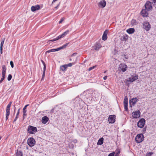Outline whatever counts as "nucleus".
<instances>
[{
  "instance_id": "obj_20",
  "label": "nucleus",
  "mask_w": 156,
  "mask_h": 156,
  "mask_svg": "<svg viewBox=\"0 0 156 156\" xmlns=\"http://www.w3.org/2000/svg\"><path fill=\"white\" fill-rule=\"evenodd\" d=\"M104 138L103 137H101L98 140V141L97 143V145H101L103 144V143Z\"/></svg>"
},
{
  "instance_id": "obj_51",
  "label": "nucleus",
  "mask_w": 156,
  "mask_h": 156,
  "mask_svg": "<svg viewBox=\"0 0 156 156\" xmlns=\"http://www.w3.org/2000/svg\"><path fill=\"white\" fill-rule=\"evenodd\" d=\"M12 103V102H11V101L10 102H9V103L8 104V105L11 106Z\"/></svg>"
},
{
  "instance_id": "obj_46",
  "label": "nucleus",
  "mask_w": 156,
  "mask_h": 156,
  "mask_svg": "<svg viewBox=\"0 0 156 156\" xmlns=\"http://www.w3.org/2000/svg\"><path fill=\"white\" fill-rule=\"evenodd\" d=\"M17 118H18V116L16 115V117L15 118L13 121V122H15L17 120Z\"/></svg>"
},
{
  "instance_id": "obj_34",
  "label": "nucleus",
  "mask_w": 156,
  "mask_h": 156,
  "mask_svg": "<svg viewBox=\"0 0 156 156\" xmlns=\"http://www.w3.org/2000/svg\"><path fill=\"white\" fill-rule=\"evenodd\" d=\"M153 154L152 152H149L147 153L146 154V156H151V155Z\"/></svg>"
},
{
  "instance_id": "obj_50",
  "label": "nucleus",
  "mask_w": 156,
  "mask_h": 156,
  "mask_svg": "<svg viewBox=\"0 0 156 156\" xmlns=\"http://www.w3.org/2000/svg\"><path fill=\"white\" fill-rule=\"evenodd\" d=\"M107 76H105L103 77V79L104 80H106L107 79Z\"/></svg>"
},
{
  "instance_id": "obj_15",
  "label": "nucleus",
  "mask_w": 156,
  "mask_h": 156,
  "mask_svg": "<svg viewBox=\"0 0 156 156\" xmlns=\"http://www.w3.org/2000/svg\"><path fill=\"white\" fill-rule=\"evenodd\" d=\"M49 120V118L46 116H44L42 119V122L43 124H46Z\"/></svg>"
},
{
  "instance_id": "obj_32",
  "label": "nucleus",
  "mask_w": 156,
  "mask_h": 156,
  "mask_svg": "<svg viewBox=\"0 0 156 156\" xmlns=\"http://www.w3.org/2000/svg\"><path fill=\"white\" fill-rule=\"evenodd\" d=\"M12 78V76L11 74H9L8 77V80L10 81Z\"/></svg>"
},
{
  "instance_id": "obj_45",
  "label": "nucleus",
  "mask_w": 156,
  "mask_h": 156,
  "mask_svg": "<svg viewBox=\"0 0 156 156\" xmlns=\"http://www.w3.org/2000/svg\"><path fill=\"white\" fill-rule=\"evenodd\" d=\"M26 112H25L24 113V112H23V118H24V117H25L27 116V114L26 113Z\"/></svg>"
},
{
  "instance_id": "obj_30",
  "label": "nucleus",
  "mask_w": 156,
  "mask_h": 156,
  "mask_svg": "<svg viewBox=\"0 0 156 156\" xmlns=\"http://www.w3.org/2000/svg\"><path fill=\"white\" fill-rule=\"evenodd\" d=\"M45 70H46V69H45V67H44V68H43V74L42 75V80L43 79V78H44V77Z\"/></svg>"
},
{
  "instance_id": "obj_29",
  "label": "nucleus",
  "mask_w": 156,
  "mask_h": 156,
  "mask_svg": "<svg viewBox=\"0 0 156 156\" xmlns=\"http://www.w3.org/2000/svg\"><path fill=\"white\" fill-rule=\"evenodd\" d=\"M29 105L28 104L26 105L23 108V112H24V113L25 112H27V106H28Z\"/></svg>"
},
{
  "instance_id": "obj_44",
  "label": "nucleus",
  "mask_w": 156,
  "mask_h": 156,
  "mask_svg": "<svg viewBox=\"0 0 156 156\" xmlns=\"http://www.w3.org/2000/svg\"><path fill=\"white\" fill-rule=\"evenodd\" d=\"M20 108H19L18 110V111H17V112L16 113V116H18L19 114V113H20Z\"/></svg>"
},
{
  "instance_id": "obj_58",
  "label": "nucleus",
  "mask_w": 156,
  "mask_h": 156,
  "mask_svg": "<svg viewBox=\"0 0 156 156\" xmlns=\"http://www.w3.org/2000/svg\"><path fill=\"white\" fill-rule=\"evenodd\" d=\"M124 57H125V58L126 59H127V58L126 57V55H124Z\"/></svg>"
},
{
  "instance_id": "obj_53",
  "label": "nucleus",
  "mask_w": 156,
  "mask_h": 156,
  "mask_svg": "<svg viewBox=\"0 0 156 156\" xmlns=\"http://www.w3.org/2000/svg\"><path fill=\"white\" fill-rule=\"evenodd\" d=\"M2 48H0V53H1V54H2Z\"/></svg>"
},
{
  "instance_id": "obj_12",
  "label": "nucleus",
  "mask_w": 156,
  "mask_h": 156,
  "mask_svg": "<svg viewBox=\"0 0 156 156\" xmlns=\"http://www.w3.org/2000/svg\"><path fill=\"white\" fill-rule=\"evenodd\" d=\"M148 11L146 9H143L141 12V15L144 17H147L148 16Z\"/></svg>"
},
{
  "instance_id": "obj_5",
  "label": "nucleus",
  "mask_w": 156,
  "mask_h": 156,
  "mask_svg": "<svg viewBox=\"0 0 156 156\" xmlns=\"http://www.w3.org/2000/svg\"><path fill=\"white\" fill-rule=\"evenodd\" d=\"M145 120L144 118H142L139 120L137 122V126L138 127L140 128H143L145 125Z\"/></svg>"
},
{
  "instance_id": "obj_27",
  "label": "nucleus",
  "mask_w": 156,
  "mask_h": 156,
  "mask_svg": "<svg viewBox=\"0 0 156 156\" xmlns=\"http://www.w3.org/2000/svg\"><path fill=\"white\" fill-rule=\"evenodd\" d=\"M5 40V38H3L2 41V42L0 44V48H2L3 45L4 43Z\"/></svg>"
},
{
  "instance_id": "obj_54",
  "label": "nucleus",
  "mask_w": 156,
  "mask_h": 156,
  "mask_svg": "<svg viewBox=\"0 0 156 156\" xmlns=\"http://www.w3.org/2000/svg\"><path fill=\"white\" fill-rule=\"evenodd\" d=\"M59 5V4H58L56 7H55V8L57 9Z\"/></svg>"
},
{
  "instance_id": "obj_7",
  "label": "nucleus",
  "mask_w": 156,
  "mask_h": 156,
  "mask_svg": "<svg viewBox=\"0 0 156 156\" xmlns=\"http://www.w3.org/2000/svg\"><path fill=\"white\" fill-rule=\"evenodd\" d=\"M145 9L148 11L152 9V6L151 3L150 2H147L145 5Z\"/></svg>"
},
{
  "instance_id": "obj_18",
  "label": "nucleus",
  "mask_w": 156,
  "mask_h": 156,
  "mask_svg": "<svg viewBox=\"0 0 156 156\" xmlns=\"http://www.w3.org/2000/svg\"><path fill=\"white\" fill-rule=\"evenodd\" d=\"M135 31V30L133 28H130L127 30L126 32L129 34L133 33Z\"/></svg>"
},
{
  "instance_id": "obj_59",
  "label": "nucleus",
  "mask_w": 156,
  "mask_h": 156,
  "mask_svg": "<svg viewBox=\"0 0 156 156\" xmlns=\"http://www.w3.org/2000/svg\"><path fill=\"white\" fill-rule=\"evenodd\" d=\"M118 154H117V153H116V154L115 155V156H117L118 155Z\"/></svg>"
},
{
  "instance_id": "obj_1",
  "label": "nucleus",
  "mask_w": 156,
  "mask_h": 156,
  "mask_svg": "<svg viewBox=\"0 0 156 156\" xmlns=\"http://www.w3.org/2000/svg\"><path fill=\"white\" fill-rule=\"evenodd\" d=\"M144 140V135L143 134H138L136 137L135 140L137 143L141 142Z\"/></svg>"
},
{
  "instance_id": "obj_24",
  "label": "nucleus",
  "mask_w": 156,
  "mask_h": 156,
  "mask_svg": "<svg viewBox=\"0 0 156 156\" xmlns=\"http://www.w3.org/2000/svg\"><path fill=\"white\" fill-rule=\"evenodd\" d=\"M124 104H128V98L126 96L125 97L124 101H123Z\"/></svg>"
},
{
  "instance_id": "obj_39",
  "label": "nucleus",
  "mask_w": 156,
  "mask_h": 156,
  "mask_svg": "<svg viewBox=\"0 0 156 156\" xmlns=\"http://www.w3.org/2000/svg\"><path fill=\"white\" fill-rule=\"evenodd\" d=\"M41 61L42 62L44 65V67H45V69H46V65H45V62L42 60H41Z\"/></svg>"
},
{
  "instance_id": "obj_3",
  "label": "nucleus",
  "mask_w": 156,
  "mask_h": 156,
  "mask_svg": "<svg viewBox=\"0 0 156 156\" xmlns=\"http://www.w3.org/2000/svg\"><path fill=\"white\" fill-rule=\"evenodd\" d=\"M143 27L146 31H148L151 29V25L147 21H144L143 23Z\"/></svg>"
},
{
  "instance_id": "obj_17",
  "label": "nucleus",
  "mask_w": 156,
  "mask_h": 156,
  "mask_svg": "<svg viewBox=\"0 0 156 156\" xmlns=\"http://www.w3.org/2000/svg\"><path fill=\"white\" fill-rule=\"evenodd\" d=\"M138 100V99L136 98L132 99L130 101V105H131V103H132V104L133 105L135 104L136 102H137Z\"/></svg>"
},
{
  "instance_id": "obj_61",
  "label": "nucleus",
  "mask_w": 156,
  "mask_h": 156,
  "mask_svg": "<svg viewBox=\"0 0 156 156\" xmlns=\"http://www.w3.org/2000/svg\"><path fill=\"white\" fill-rule=\"evenodd\" d=\"M69 60H70V61H71V60H71V58Z\"/></svg>"
},
{
  "instance_id": "obj_56",
  "label": "nucleus",
  "mask_w": 156,
  "mask_h": 156,
  "mask_svg": "<svg viewBox=\"0 0 156 156\" xmlns=\"http://www.w3.org/2000/svg\"><path fill=\"white\" fill-rule=\"evenodd\" d=\"M146 127L144 128V129H144V131H146Z\"/></svg>"
},
{
  "instance_id": "obj_60",
  "label": "nucleus",
  "mask_w": 156,
  "mask_h": 156,
  "mask_svg": "<svg viewBox=\"0 0 156 156\" xmlns=\"http://www.w3.org/2000/svg\"><path fill=\"white\" fill-rule=\"evenodd\" d=\"M2 137L1 136H0V140H1V139H2Z\"/></svg>"
},
{
  "instance_id": "obj_4",
  "label": "nucleus",
  "mask_w": 156,
  "mask_h": 156,
  "mask_svg": "<svg viewBox=\"0 0 156 156\" xmlns=\"http://www.w3.org/2000/svg\"><path fill=\"white\" fill-rule=\"evenodd\" d=\"M2 78L1 79V80H0V84L2 83L5 77L6 68L5 66V65H3L2 66Z\"/></svg>"
},
{
  "instance_id": "obj_6",
  "label": "nucleus",
  "mask_w": 156,
  "mask_h": 156,
  "mask_svg": "<svg viewBox=\"0 0 156 156\" xmlns=\"http://www.w3.org/2000/svg\"><path fill=\"white\" fill-rule=\"evenodd\" d=\"M35 143V140L33 138H30L28 139L27 144L30 147L33 146Z\"/></svg>"
},
{
  "instance_id": "obj_2",
  "label": "nucleus",
  "mask_w": 156,
  "mask_h": 156,
  "mask_svg": "<svg viewBox=\"0 0 156 156\" xmlns=\"http://www.w3.org/2000/svg\"><path fill=\"white\" fill-rule=\"evenodd\" d=\"M37 129L36 127L31 126H29L28 127L27 131L30 134H34L37 132Z\"/></svg>"
},
{
  "instance_id": "obj_16",
  "label": "nucleus",
  "mask_w": 156,
  "mask_h": 156,
  "mask_svg": "<svg viewBox=\"0 0 156 156\" xmlns=\"http://www.w3.org/2000/svg\"><path fill=\"white\" fill-rule=\"evenodd\" d=\"M101 47V46L100 44H96L94 46V49L96 50H98Z\"/></svg>"
},
{
  "instance_id": "obj_28",
  "label": "nucleus",
  "mask_w": 156,
  "mask_h": 156,
  "mask_svg": "<svg viewBox=\"0 0 156 156\" xmlns=\"http://www.w3.org/2000/svg\"><path fill=\"white\" fill-rule=\"evenodd\" d=\"M107 36L103 34L102 37V39L104 41H105L107 40Z\"/></svg>"
},
{
  "instance_id": "obj_35",
  "label": "nucleus",
  "mask_w": 156,
  "mask_h": 156,
  "mask_svg": "<svg viewBox=\"0 0 156 156\" xmlns=\"http://www.w3.org/2000/svg\"><path fill=\"white\" fill-rule=\"evenodd\" d=\"M73 64H74L73 63H69V64H66V65H67V68L68 67L72 66L73 65Z\"/></svg>"
},
{
  "instance_id": "obj_23",
  "label": "nucleus",
  "mask_w": 156,
  "mask_h": 156,
  "mask_svg": "<svg viewBox=\"0 0 156 156\" xmlns=\"http://www.w3.org/2000/svg\"><path fill=\"white\" fill-rule=\"evenodd\" d=\"M131 24L132 26L136 25L137 24V23L136 20L133 19L131 21Z\"/></svg>"
},
{
  "instance_id": "obj_38",
  "label": "nucleus",
  "mask_w": 156,
  "mask_h": 156,
  "mask_svg": "<svg viewBox=\"0 0 156 156\" xmlns=\"http://www.w3.org/2000/svg\"><path fill=\"white\" fill-rule=\"evenodd\" d=\"M10 64L11 67L12 68H13V67H14V64H13V62L12 61H10Z\"/></svg>"
},
{
  "instance_id": "obj_10",
  "label": "nucleus",
  "mask_w": 156,
  "mask_h": 156,
  "mask_svg": "<svg viewBox=\"0 0 156 156\" xmlns=\"http://www.w3.org/2000/svg\"><path fill=\"white\" fill-rule=\"evenodd\" d=\"M127 68V66L126 65L122 64L120 65L119 69L120 70L124 72L126 71Z\"/></svg>"
},
{
  "instance_id": "obj_26",
  "label": "nucleus",
  "mask_w": 156,
  "mask_h": 156,
  "mask_svg": "<svg viewBox=\"0 0 156 156\" xmlns=\"http://www.w3.org/2000/svg\"><path fill=\"white\" fill-rule=\"evenodd\" d=\"M16 156H22V152L20 151H17L16 152Z\"/></svg>"
},
{
  "instance_id": "obj_19",
  "label": "nucleus",
  "mask_w": 156,
  "mask_h": 156,
  "mask_svg": "<svg viewBox=\"0 0 156 156\" xmlns=\"http://www.w3.org/2000/svg\"><path fill=\"white\" fill-rule=\"evenodd\" d=\"M69 32V31L67 30L63 33L62 34L58 36V38L60 39L61 38L63 37L66 35Z\"/></svg>"
},
{
  "instance_id": "obj_57",
  "label": "nucleus",
  "mask_w": 156,
  "mask_h": 156,
  "mask_svg": "<svg viewBox=\"0 0 156 156\" xmlns=\"http://www.w3.org/2000/svg\"><path fill=\"white\" fill-rule=\"evenodd\" d=\"M76 53H73V55H76Z\"/></svg>"
},
{
  "instance_id": "obj_25",
  "label": "nucleus",
  "mask_w": 156,
  "mask_h": 156,
  "mask_svg": "<svg viewBox=\"0 0 156 156\" xmlns=\"http://www.w3.org/2000/svg\"><path fill=\"white\" fill-rule=\"evenodd\" d=\"M68 44H69L68 43H66V44L63 45L62 46L58 48L59 51L61 49H63V48H65L68 45Z\"/></svg>"
},
{
  "instance_id": "obj_21",
  "label": "nucleus",
  "mask_w": 156,
  "mask_h": 156,
  "mask_svg": "<svg viewBox=\"0 0 156 156\" xmlns=\"http://www.w3.org/2000/svg\"><path fill=\"white\" fill-rule=\"evenodd\" d=\"M60 68L61 70L62 71L66 70L67 68V65L65 64L63 65H62L60 66Z\"/></svg>"
},
{
  "instance_id": "obj_52",
  "label": "nucleus",
  "mask_w": 156,
  "mask_h": 156,
  "mask_svg": "<svg viewBox=\"0 0 156 156\" xmlns=\"http://www.w3.org/2000/svg\"><path fill=\"white\" fill-rule=\"evenodd\" d=\"M153 2L154 3V4H156V0H152Z\"/></svg>"
},
{
  "instance_id": "obj_22",
  "label": "nucleus",
  "mask_w": 156,
  "mask_h": 156,
  "mask_svg": "<svg viewBox=\"0 0 156 156\" xmlns=\"http://www.w3.org/2000/svg\"><path fill=\"white\" fill-rule=\"evenodd\" d=\"M59 51L58 48L56 49H53L50 50H49L48 51H47L46 52V53H50L51 52H55L56 51Z\"/></svg>"
},
{
  "instance_id": "obj_62",
  "label": "nucleus",
  "mask_w": 156,
  "mask_h": 156,
  "mask_svg": "<svg viewBox=\"0 0 156 156\" xmlns=\"http://www.w3.org/2000/svg\"><path fill=\"white\" fill-rule=\"evenodd\" d=\"M124 39H125V37H124Z\"/></svg>"
},
{
  "instance_id": "obj_31",
  "label": "nucleus",
  "mask_w": 156,
  "mask_h": 156,
  "mask_svg": "<svg viewBox=\"0 0 156 156\" xmlns=\"http://www.w3.org/2000/svg\"><path fill=\"white\" fill-rule=\"evenodd\" d=\"M124 105L125 110L126 111H128V104Z\"/></svg>"
},
{
  "instance_id": "obj_49",
  "label": "nucleus",
  "mask_w": 156,
  "mask_h": 156,
  "mask_svg": "<svg viewBox=\"0 0 156 156\" xmlns=\"http://www.w3.org/2000/svg\"><path fill=\"white\" fill-rule=\"evenodd\" d=\"M116 152L117 154H119L120 153V151L119 150H116Z\"/></svg>"
},
{
  "instance_id": "obj_8",
  "label": "nucleus",
  "mask_w": 156,
  "mask_h": 156,
  "mask_svg": "<svg viewBox=\"0 0 156 156\" xmlns=\"http://www.w3.org/2000/svg\"><path fill=\"white\" fill-rule=\"evenodd\" d=\"M140 111L138 110L132 113V116L133 118H137L140 117Z\"/></svg>"
},
{
  "instance_id": "obj_14",
  "label": "nucleus",
  "mask_w": 156,
  "mask_h": 156,
  "mask_svg": "<svg viewBox=\"0 0 156 156\" xmlns=\"http://www.w3.org/2000/svg\"><path fill=\"white\" fill-rule=\"evenodd\" d=\"M106 2L105 0H102L100 1L99 4V6L100 7L104 8L105 7L106 5Z\"/></svg>"
},
{
  "instance_id": "obj_40",
  "label": "nucleus",
  "mask_w": 156,
  "mask_h": 156,
  "mask_svg": "<svg viewBox=\"0 0 156 156\" xmlns=\"http://www.w3.org/2000/svg\"><path fill=\"white\" fill-rule=\"evenodd\" d=\"M108 33V30H106L104 32L103 34L107 36Z\"/></svg>"
},
{
  "instance_id": "obj_13",
  "label": "nucleus",
  "mask_w": 156,
  "mask_h": 156,
  "mask_svg": "<svg viewBox=\"0 0 156 156\" xmlns=\"http://www.w3.org/2000/svg\"><path fill=\"white\" fill-rule=\"evenodd\" d=\"M138 78V76L137 75H136L135 76H132L129 78L128 81L133 82Z\"/></svg>"
},
{
  "instance_id": "obj_47",
  "label": "nucleus",
  "mask_w": 156,
  "mask_h": 156,
  "mask_svg": "<svg viewBox=\"0 0 156 156\" xmlns=\"http://www.w3.org/2000/svg\"><path fill=\"white\" fill-rule=\"evenodd\" d=\"M9 115H6V117H5V119H6V120H7L8 118V117H9Z\"/></svg>"
},
{
  "instance_id": "obj_37",
  "label": "nucleus",
  "mask_w": 156,
  "mask_h": 156,
  "mask_svg": "<svg viewBox=\"0 0 156 156\" xmlns=\"http://www.w3.org/2000/svg\"><path fill=\"white\" fill-rule=\"evenodd\" d=\"M115 152H113L112 153H110L108 156H114L115 154Z\"/></svg>"
},
{
  "instance_id": "obj_41",
  "label": "nucleus",
  "mask_w": 156,
  "mask_h": 156,
  "mask_svg": "<svg viewBox=\"0 0 156 156\" xmlns=\"http://www.w3.org/2000/svg\"><path fill=\"white\" fill-rule=\"evenodd\" d=\"M64 20V18H62L59 21V23H61Z\"/></svg>"
},
{
  "instance_id": "obj_33",
  "label": "nucleus",
  "mask_w": 156,
  "mask_h": 156,
  "mask_svg": "<svg viewBox=\"0 0 156 156\" xmlns=\"http://www.w3.org/2000/svg\"><path fill=\"white\" fill-rule=\"evenodd\" d=\"M59 39H60V38H58V36L56 38L50 40L49 41H55L56 40H58Z\"/></svg>"
},
{
  "instance_id": "obj_48",
  "label": "nucleus",
  "mask_w": 156,
  "mask_h": 156,
  "mask_svg": "<svg viewBox=\"0 0 156 156\" xmlns=\"http://www.w3.org/2000/svg\"><path fill=\"white\" fill-rule=\"evenodd\" d=\"M73 142L74 143H76L77 142V140L76 139L74 140H73Z\"/></svg>"
},
{
  "instance_id": "obj_9",
  "label": "nucleus",
  "mask_w": 156,
  "mask_h": 156,
  "mask_svg": "<svg viewBox=\"0 0 156 156\" xmlns=\"http://www.w3.org/2000/svg\"><path fill=\"white\" fill-rule=\"evenodd\" d=\"M115 115H110L109 116L108 118V121L109 123H113L115 121Z\"/></svg>"
},
{
  "instance_id": "obj_42",
  "label": "nucleus",
  "mask_w": 156,
  "mask_h": 156,
  "mask_svg": "<svg viewBox=\"0 0 156 156\" xmlns=\"http://www.w3.org/2000/svg\"><path fill=\"white\" fill-rule=\"evenodd\" d=\"M10 114V110H6V115H9Z\"/></svg>"
},
{
  "instance_id": "obj_36",
  "label": "nucleus",
  "mask_w": 156,
  "mask_h": 156,
  "mask_svg": "<svg viewBox=\"0 0 156 156\" xmlns=\"http://www.w3.org/2000/svg\"><path fill=\"white\" fill-rule=\"evenodd\" d=\"M96 67V66H93L91 67H90L89 68L88 70L90 71L94 68Z\"/></svg>"
},
{
  "instance_id": "obj_55",
  "label": "nucleus",
  "mask_w": 156,
  "mask_h": 156,
  "mask_svg": "<svg viewBox=\"0 0 156 156\" xmlns=\"http://www.w3.org/2000/svg\"><path fill=\"white\" fill-rule=\"evenodd\" d=\"M14 112H15L16 111V108L15 106H14Z\"/></svg>"
},
{
  "instance_id": "obj_11",
  "label": "nucleus",
  "mask_w": 156,
  "mask_h": 156,
  "mask_svg": "<svg viewBox=\"0 0 156 156\" xmlns=\"http://www.w3.org/2000/svg\"><path fill=\"white\" fill-rule=\"evenodd\" d=\"M40 9V6L39 5H36L35 6H33L31 7V9L32 12H34L37 10Z\"/></svg>"
},
{
  "instance_id": "obj_43",
  "label": "nucleus",
  "mask_w": 156,
  "mask_h": 156,
  "mask_svg": "<svg viewBox=\"0 0 156 156\" xmlns=\"http://www.w3.org/2000/svg\"><path fill=\"white\" fill-rule=\"evenodd\" d=\"M10 107L11 106L7 105L6 107V110H10Z\"/></svg>"
}]
</instances>
